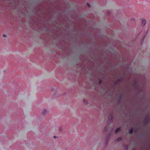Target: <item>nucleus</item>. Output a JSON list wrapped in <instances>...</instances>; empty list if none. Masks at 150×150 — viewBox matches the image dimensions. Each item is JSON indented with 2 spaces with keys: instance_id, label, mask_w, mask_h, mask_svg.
Returning <instances> with one entry per match:
<instances>
[{
  "instance_id": "nucleus-1",
  "label": "nucleus",
  "mask_w": 150,
  "mask_h": 150,
  "mask_svg": "<svg viewBox=\"0 0 150 150\" xmlns=\"http://www.w3.org/2000/svg\"><path fill=\"white\" fill-rule=\"evenodd\" d=\"M146 23V21L145 20H143L142 21V25L143 26H144L145 25Z\"/></svg>"
},
{
  "instance_id": "nucleus-2",
  "label": "nucleus",
  "mask_w": 150,
  "mask_h": 150,
  "mask_svg": "<svg viewBox=\"0 0 150 150\" xmlns=\"http://www.w3.org/2000/svg\"><path fill=\"white\" fill-rule=\"evenodd\" d=\"M120 130V127L117 128L115 131V133L117 134L119 131Z\"/></svg>"
},
{
  "instance_id": "nucleus-3",
  "label": "nucleus",
  "mask_w": 150,
  "mask_h": 150,
  "mask_svg": "<svg viewBox=\"0 0 150 150\" xmlns=\"http://www.w3.org/2000/svg\"><path fill=\"white\" fill-rule=\"evenodd\" d=\"M47 111L45 110H44L42 112V114L43 115H44L47 113Z\"/></svg>"
},
{
  "instance_id": "nucleus-4",
  "label": "nucleus",
  "mask_w": 150,
  "mask_h": 150,
  "mask_svg": "<svg viewBox=\"0 0 150 150\" xmlns=\"http://www.w3.org/2000/svg\"><path fill=\"white\" fill-rule=\"evenodd\" d=\"M133 130L132 128L129 130V133L130 134H132L133 132Z\"/></svg>"
},
{
  "instance_id": "nucleus-5",
  "label": "nucleus",
  "mask_w": 150,
  "mask_h": 150,
  "mask_svg": "<svg viewBox=\"0 0 150 150\" xmlns=\"http://www.w3.org/2000/svg\"><path fill=\"white\" fill-rule=\"evenodd\" d=\"M146 35V34H145L144 36V37H143L142 38V39L141 40V43H142L144 41V38L145 37V36Z\"/></svg>"
},
{
  "instance_id": "nucleus-6",
  "label": "nucleus",
  "mask_w": 150,
  "mask_h": 150,
  "mask_svg": "<svg viewBox=\"0 0 150 150\" xmlns=\"http://www.w3.org/2000/svg\"><path fill=\"white\" fill-rule=\"evenodd\" d=\"M122 139V138L121 137H118L117 139V142H119V141H121Z\"/></svg>"
},
{
  "instance_id": "nucleus-7",
  "label": "nucleus",
  "mask_w": 150,
  "mask_h": 150,
  "mask_svg": "<svg viewBox=\"0 0 150 150\" xmlns=\"http://www.w3.org/2000/svg\"><path fill=\"white\" fill-rule=\"evenodd\" d=\"M87 5L88 7H91V5L88 3H87Z\"/></svg>"
},
{
  "instance_id": "nucleus-8",
  "label": "nucleus",
  "mask_w": 150,
  "mask_h": 150,
  "mask_svg": "<svg viewBox=\"0 0 150 150\" xmlns=\"http://www.w3.org/2000/svg\"><path fill=\"white\" fill-rule=\"evenodd\" d=\"M102 81L101 80H99V84H100L101 83Z\"/></svg>"
},
{
  "instance_id": "nucleus-9",
  "label": "nucleus",
  "mask_w": 150,
  "mask_h": 150,
  "mask_svg": "<svg viewBox=\"0 0 150 150\" xmlns=\"http://www.w3.org/2000/svg\"><path fill=\"white\" fill-rule=\"evenodd\" d=\"M6 35L5 34H3V36L4 37H6Z\"/></svg>"
},
{
  "instance_id": "nucleus-10",
  "label": "nucleus",
  "mask_w": 150,
  "mask_h": 150,
  "mask_svg": "<svg viewBox=\"0 0 150 150\" xmlns=\"http://www.w3.org/2000/svg\"><path fill=\"white\" fill-rule=\"evenodd\" d=\"M56 137H56V136H54L53 137V138H54V139H55V138H56Z\"/></svg>"
},
{
  "instance_id": "nucleus-11",
  "label": "nucleus",
  "mask_w": 150,
  "mask_h": 150,
  "mask_svg": "<svg viewBox=\"0 0 150 150\" xmlns=\"http://www.w3.org/2000/svg\"><path fill=\"white\" fill-rule=\"evenodd\" d=\"M110 118L112 120V117L111 116H110L109 117V118Z\"/></svg>"
},
{
  "instance_id": "nucleus-12",
  "label": "nucleus",
  "mask_w": 150,
  "mask_h": 150,
  "mask_svg": "<svg viewBox=\"0 0 150 150\" xmlns=\"http://www.w3.org/2000/svg\"><path fill=\"white\" fill-rule=\"evenodd\" d=\"M83 101L84 103H86V101H85V99H83Z\"/></svg>"
},
{
  "instance_id": "nucleus-13",
  "label": "nucleus",
  "mask_w": 150,
  "mask_h": 150,
  "mask_svg": "<svg viewBox=\"0 0 150 150\" xmlns=\"http://www.w3.org/2000/svg\"><path fill=\"white\" fill-rule=\"evenodd\" d=\"M59 131H60V132H62V131H61V129L59 130Z\"/></svg>"
},
{
  "instance_id": "nucleus-14",
  "label": "nucleus",
  "mask_w": 150,
  "mask_h": 150,
  "mask_svg": "<svg viewBox=\"0 0 150 150\" xmlns=\"http://www.w3.org/2000/svg\"><path fill=\"white\" fill-rule=\"evenodd\" d=\"M126 148H127V149H128V146H127Z\"/></svg>"
}]
</instances>
